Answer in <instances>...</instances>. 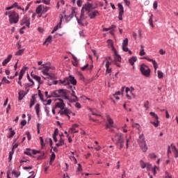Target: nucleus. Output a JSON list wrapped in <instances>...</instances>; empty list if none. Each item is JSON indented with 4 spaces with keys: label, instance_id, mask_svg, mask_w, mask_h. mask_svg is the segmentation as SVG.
Listing matches in <instances>:
<instances>
[{
    "label": "nucleus",
    "instance_id": "obj_1",
    "mask_svg": "<svg viewBox=\"0 0 178 178\" xmlns=\"http://www.w3.org/2000/svg\"><path fill=\"white\" fill-rule=\"evenodd\" d=\"M54 98H64V99H67L71 103L76 102V99H72L67 96V92L65 89H59L53 91Z\"/></svg>",
    "mask_w": 178,
    "mask_h": 178
},
{
    "label": "nucleus",
    "instance_id": "obj_2",
    "mask_svg": "<svg viewBox=\"0 0 178 178\" xmlns=\"http://www.w3.org/2000/svg\"><path fill=\"white\" fill-rule=\"evenodd\" d=\"M6 16H8L10 24H17L19 23V14L15 10L6 11Z\"/></svg>",
    "mask_w": 178,
    "mask_h": 178
},
{
    "label": "nucleus",
    "instance_id": "obj_3",
    "mask_svg": "<svg viewBox=\"0 0 178 178\" xmlns=\"http://www.w3.org/2000/svg\"><path fill=\"white\" fill-rule=\"evenodd\" d=\"M138 144L141 148L143 152H147L148 151V147L147 146V142H145V138H144V134H142L139 136L138 139Z\"/></svg>",
    "mask_w": 178,
    "mask_h": 178
},
{
    "label": "nucleus",
    "instance_id": "obj_4",
    "mask_svg": "<svg viewBox=\"0 0 178 178\" xmlns=\"http://www.w3.org/2000/svg\"><path fill=\"white\" fill-rule=\"evenodd\" d=\"M91 9H95V7H92V3L87 2L86 3L83 4L81 10V19H83V17L85 16L84 13H86V12L88 13Z\"/></svg>",
    "mask_w": 178,
    "mask_h": 178
},
{
    "label": "nucleus",
    "instance_id": "obj_5",
    "mask_svg": "<svg viewBox=\"0 0 178 178\" xmlns=\"http://www.w3.org/2000/svg\"><path fill=\"white\" fill-rule=\"evenodd\" d=\"M140 70L143 76H145V77H149L151 75V69H149V67L145 63H143L140 65Z\"/></svg>",
    "mask_w": 178,
    "mask_h": 178
},
{
    "label": "nucleus",
    "instance_id": "obj_6",
    "mask_svg": "<svg viewBox=\"0 0 178 178\" xmlns=\"http://www.w3.org/2000/svg\"><path fill=\"white\" fill-rule=\"evenodd\" d=\"M149 115L154 119V121H150L151 124H153L154 127H158L159 126V117H158V115L155 112H150Z\"/></svg>",
    "mask_w": 178,
    "mask_h": 178
},
{
    "label": "nucleus",
    "instance_id": "obj_7",
    "mask_svg": "<svg viewBox=\"0 0 178 178\" xmlns=\"http://www.w3.org/2000/svg\"><path fill=\"white\" fill-rule=\"evenodd\" d=\"M133 91H134V88L131 87V89L129 87L126 88L125 92L127 94V98L128 99H131V97H133V98H136V95L133 93Z\"/></svg>",
    "mask_w": 178,
    "mask_h": 178
},
{
    "label": "nucleus",
    "instance_id": "obj_8",
    "mask_svg": "<svg viewBox=\"0 0 178 178\" xmlns=\"http://www.w3.org/2000/svg\"><path fill=\"white\" fill-rule=\"evenodd\" d=\"M118 7L119 9L118 19L122 21L123 20V15L124 14V8L123 7V4L120 3H118Z\"/></svg>",
    "mask_w": 178,
    "mask_h": 178
},
{
    "label": "nucleus",
    "instance_id": "obj_9",
    "mask_svg": "<svg viewBox=\"0 0 178 178\" xmlns=\"http://www.w3.org/2000/svg\"><path fill=\"white\" fill-rule=\"evenodd\" d=\"M58 115H60V116H63V115L69 116V115H72V111L68 108L64 107L58 111Z\"/></svg>",
    "mask_w": 178,
    "mask_h": 178
},
{
    "label": "nucleus",
    "instance_id": "obj_10",
    "mask_svg": "<svg viewBox=\"0 0 178 178\" xmlns=\"http://www.w3.org/2000/svg\"><path fill=\"white\" fill-rule=\"evenodd\" d=\"M26 24V27L30 29V19L27 15H24L21 21V26H24Z\"/></svg>",
    "mask_w": 178,
    "mask_h": 178
},
{
    "label": "nucleus",
    "instance_id": "obj_11",
    "mask_svg": "<svg viewBox=\"0 0 178 178\" xmlns=\"http://www.w3.org/2000/svg\"><path fill=\"white\" fill-rule=\"evenodd\" d=\"M87 15L89 16L90 19H95L97 15H99V12L97 10H91L90 12L87 13Z\"/></svg>",
    "mask_w": 178,
    "mask_h": 178
},
{
    "label": "nucleus",
    "instance_id": "obj_12",
    "mask_svg": "<svg viewBox=\"0 0 178 178\" xmlns=\"http://www.w3.org/2000/svg\"><path fill=\"white\" fill-rule=\"evenodd\" d=\"M60 102H58L56 104L55 108H59L60 110L63 109L65 106H66V104H65V102L62 99H58Z\"/></svg>",
    "mask_w": 178,
    "mask_h": 178
},
{
    "label": "nucleus",
    "instance_id": "obj_13",
    "mask_svg": "<svg viewBox=\"0 0 178 178\" xmlns=\"http://www.w3.org/2000/svg\"><path fill=\"white\" fill-rule=\"evenodd\" d=\"M68 88H69L68 90H71V91H72V93L71 94V95L75 98V99H75V102H79V97H77V96L76 95V92L74 91V90H76V87H74V86H69Z\"/></svg>",
    "mask_w": 178,
    "mask_h": 178
},
{
    "label": "nucleus",
    "instance_id": "obj_14",
    "mask_svg": "<svg viewBox=\"0 0 178 178\" xmlns=\"http://www.w3.org/2000/svg\"><path fill=\"white\" fill-rule=\"evenodd\" d=\"M60 84H63V86H66L67 88L69 89V87H72V85H70V81H69V78L66 77L63 79V81L60 80Z\"/></svg>",
    "mask_w": 178,
    "mask_h": 178
},
{
    "label": "nucleus",
    "instance_id": "obj_15",
    "mask_svg": "<svg viewBox=\"0 0 178 178\" xmlns=\"http://www.w3.org/2000/svg\"><path fill=\"white\" fill-rule=\"evenodd\" d=\"M124 140V138H123V134L122 133H117L115 135V143H118L119 141H122Z\"/></svg>",
    "mask_w": 178,
    "mask_h": 178
},
{
    "label": "nucleus",
    "instance_id": "obj_16",
    "mask_svg": "<svg viewBox=\"0 0 178 178\" xmlns=\"http://www.w3.org/2000/svg\"><path fill=\"white\" fill-rule=\"evenodd\" d=\"M42 66H44V69L42 70V74L44 76H49V69H51V67L45 65V64H42Z\"/></svg>",
    "mask_w": 178,
    "mask_h": 178
},
{
    "label": "nucleus",
    "instance_id": "obj_17",
    "mask_svg": "<svg viewBox=\"0 0 178 178\" xmlns=\"http://www.w3.org/2000/svg\"><path fill=\"white\" fill-rule=\"evenodd\" d=\"M75 13H76V10L74 9V8H72V13H71L70 16L66 17L65 22L67 23H69V22H70V20H72V19H73V17H74V14Z\"/></svg>",
    "mask_w": 178,
    "mask_h": 178
},
{
    "label": "nucleus",
    "instance_id": "obj_18",
    "mask_svg": "<svg viewBox=\"0 0 178 178\" xmlns=\"http://www.w3.org/2000/svg\"><path fill=\"white\" fill-rule=\"evenodd\" d=\"M27 95V92L24 90H21L18 92V101H22L24 97Z\"/></svg>",
    "mask_w": 178,
    "mask_h": 178
},
{
    "label": "nucleus",
    "instance_id": "obj_19",
    "mask_svg": "<svg viewBox=\"0 0 178 178\" xmlns=\"http://www.w3.org/2000/svg\"><path fill=\"white\" fill-rule=\"evenodd\" d=\"M115 145L118 149H122V148L124 147V139H122V140H120L119 142H115Z\"/></svg>",
    "mask_w": 178,
    "mask_h": 178
},
{
    "label": "nucleus",
    "instance_id": "obj_20",
    "mask_svg": "<svg viewBox=\"0 0 178 178\" xmlns=\"http://www.w3.org/2000/svg\"><path fill=\"white\" fill-rule=\"evenodd\" d=\"M69 81L71 83L72 86H76L77 85V80H76V78L73 75L69 76Z\"/></svg>",
    "mask_w": 178,
    "mask_h": 178
},
{
    "label": "nucleus",
    "instance_id": "obj_21",
    "mask_svg": "<svg viewBox=\"0 0 178 178\" xmlns=\"http://www.w3.org/2000/svg\"><path fill=\"white\" fill-rule=\"evenodd\" d=\"M111 65H112V63L110 62L109 60H107L106 63V72L108 74H111L112 72V68H110L109 67L111 66Z\"/></svg>",
    "mask_w": 178,
    "mask_h": 178
},
{
    "label": "nucleus",
    "instance_id": "obj_22",
    "mask_svg": "<svg viewBox=\"0 0 178 178\" xmlns=\"http://www.w3.org/2000/svg\"><path fill=\"white\" fill-rule=\"evenodd\" d=\"M61 26H62V18H60V22L52 30L51 34H54V33H55L56 31H58V30L60 29Z\"/></svg>",
    "mask_w": 178,
    "mask_h": 178
},
{
    "label": "nucleus",
    "instance_id": "obj_23",
    "mask_svg": "<svg viewBox=\"0 0 178 178\" xmlns=\"http://www.w3.org/2000/svg\"><path fill=\"white\" fill-rule=\"evenodd\" d=\"M12 54H9L6 59H4L2 62V66H6V64L12 60Z\"/></svg>",
    "mask_w": 178,
    "mask_h": 178
},
{
    "label": "nucleus",
    "instance_id": "obj_24",
    "mask_svg": "<svg viewBox=\"0 0 178 178\" xmlns=\"http://www.w3.org/2000/svg\"><path fill=\"white\" fill-rule=\"evenodd\" d=\"M35 101H36L35 96L34 95H33L31 96V102H30V104H29L30 109H31V108H33V106H34V105H35Z\"/></svg>",
    "mask_w": 178,
    "mask_h": 178
},
{
    "label": "nucleus",
    "instance_id": "obj_25",
    "mask_svg": "<svg viewBox=\"0 0 178 178\" xmlns=\"http://www.w3.org/2000/svg\"><path fill=\"white\" fill-rule=\"evenodd\" d=\"M113 62H122V56L120 54L115 53V54H114V60Z\"/></svg>",
    "mask_w": 178,
    "mask_h": 178
},
{
    "label": "nucleus",
    "instance_id": "obj_26",
    "mask_svg": "<svg viewBox=\"0 0 178 178\" xmlns=\"http://www.w3.org/2000/svg\"><path fill=\"white\" fill-rule=\"evenodd\" d=\"M76 127H79V125L76 124H74L72 125V127L70 128V133H74V134L79 133V131H76Z\"/></svg>",
    "mask_w": 178,
    "mask_h": 178
},
{
    "label": "nucleus",
    "instance_id": "obj_27",
    "mask_svg": "<svg viewBox=\"0 0 178 178\" xmlns=\"http://www.w3.org/2000/svg\"><path fill=\"white\" fill-rule=\"evenodd\" d=\"M51 41H52V35H49L43 42V45H49Z\"/></svg>",
    "mask_w": 178,
    "mask_h": 178
},
{
    "label": "nucleus",
    "instance_id": "obj_28",
    "mask_svg": "<svg viewBox=\"0 0 178 178\" xmlns=\"http://www.w3.org/2000/svg\"><path fill=\"white\" fill-rule=\"evenodd\" d=\"M24 73H26V69L24 67L20 70L18 80H22L23 79V76H24Z\"/></svg>",
    "mask_w": 178,
    "mask_h": 178
},
{
    "label": "nucleus",
    "instance_id": "obj_29",
    "mask_svg": "<svg viewBox=\"0 0 178 178\" xmlns=\"http://www.w3.org/2000/svg\"><path fill=\"white\" fill-rule=\"evenodd\" d=\"M129 62L131 66H134V63L137 62V57L133 56L131 58L129 59Z\"/></svg>",
    "mask_w": 178,
    "mask_h": 178
},
{
    "label": "nucleus",
    "instance_id": "obj_30",
    "mask_svg": "<svg viewBox=\"0 0 178 178\" xmlns=\"http://www.w3.org/2000/svg\"><path fill=\"white\" fill-rule=\"evenodd\" d=\"M107 122L111 127H113V120L111 119L109 115H107Z\"/></svg>",
    "mask_w": 178,
    "mask_h": 178
},
{
    "label": "nucleus",
    "instance_id": "obj_31",
    "mask_svg": "<svg viewBox=\"0 0 178 178\" xmlns=\"http://www.w3.org/2000/svg\"><path fill=\"white\" fill-rule=\"evenodd\" d=\"M49 141L50 143V147L51 148V150L53 149L54 151V152H58V147H54L52 145L53 143H52V138H49Z\"/></svg>",
    "mask_w": 178,
    "mask_h": 178
},
{
    "label": "nucleus",
    "instance_id": "obj_32",
    "mask_svg": "<svg viewBox=\"0 0 178 178\" xmlns=\"http://www.w3.org/2000/svg\"><path fill=\"white\" fill-rule=\"evenodd\" d=\"M24 54V49H18V51L15 54V56H22Z\"/></svg>",
    "mask_w": 178,
    "mask_h": 178
},
{
    "label": "nucleus",
    "instance_id": "obj_33",
    "mask_svg": "<svg viewBox=\"0 0 178 178\" xmlns=\"http://www.w3.org/2000/svg\"><path fill=\"white\" fill-rule=\"evenodd\" d=\"M42 12V5H39L35 9V13L40 15Z\"/></svg>",
    "mask_w": 178,
    "mask_h": 178
},
{
    "label": "nucleus",
    "instance_id": "obj_34",
    "mask_svg": "<svg viewBox=\"0 0 178 178\" xmlns=\"http://www.w3.org/2000/svg\"><path fill=\"white\" fill-rule=\"evenodd\" d=\"M65 144V140L62 138V137L60 138L59 142L56 143V147H62Z\"/></svg>",
    "mask_w": 178,
    "mask_h": 178
},
{
    "label": "nucleus",
    "instance_id": "obj_35",
    "mask_svg": "<svg viewBox=\"0 0 178 178\" xmlns=\"http://www.w3.org/2000/svg\"><path fill=\"white\" fill-rule=\"evenodd\" d=\"M31 76L36 81H38L39 83L41 81V77L40 76H37V75L33 74V73L31 74Z\"/></svg>",
    "mask_w": 178,
    "mask_h": 178
},
{
    "label": "nucleus",
    "instance_id": "obj_36",
    "mask_svg": "<svg viewBox=\"0 0 178 178\" xmlns=\"http://www.w3.org/2000/svg\"><path fill=\"white\" fill-rule=\"evenodd\" d=\"M76 20L78 24H79L80 26H83V20H86V18L84 17V16L83 17V18H81V15H80V19L76 18Z\"/></svg>",
    "mask_w": 178,
    "mask_h": 178
},
{
    "label": "nucleus",
    "instance_id": "obj_37",
    "mask_svg": "<svg viewBox=\"0 0 178 178\" xmlns=\"http://www.w3.org/2000/svg\"><path fill=\"white\" fill-rule=\"evenodd\" d=\"M35 111L36 112L37 116H40V104H36L35 106Z\"/></svg>",
    "mask_w": 178,
    "mask_h": 178
},
{
    "label": "nucleus",
    "instance_id": "obj_38",
    "mask_svg": "<svg viewBox=\"0 0 178 178\" xmlns=\"http://www.w3.org/2000/svg\"><path fill=\"white\" fill-rule=\"evenodd\" d=\"M44 95L47 98H55L54 92H51V95H48V91L44 92Z\"/></svg>",
    "mask_w": 178,
    "mask_h": 178
},
{
    "label": "nucleus",
    "instance_id": "obj_39",
    "mask_svg": "<svg viewBox=\"0 0 178 178\" xmlns=\"http://www.w3.org/2000/svg\"><path fill=\"white\" fill-rule=\"evenodd\" d=\"M30 151H31V149L26 148V151L24 152V154H25V155H28V156H33V154H31V152H30Z\"/></svg>",
    "mask_w": 178,
    "mask_h": 178
},
{
    "label": "nucleus",
    "instance_id": "obj_40",
    "mask_svg": "<svg viewBox=\"0 0 178 178\" xmlns=\"http://www.w3.org/2000/svg\"><path fill=\"white\" fill-rule=\"evenodd\" d=\"M1 83H4L5 84H10V81L6 79V76H3L1 80Z\"/></svg>",
    "mask_w": 178,
    "mask_h": 178
},
{
    "label": "nucleus",
    "instance_id": "obj_41",
    "mask_svg": "<svg viewBox=\"0 0 178 178\" xmlns=\"http://www.w3.org/2000/svg\"><path fill=\"white\" fill-rule=\"evenodd\" d=\"M50 152H51V154L50 156V159L51 161H55V158L56 157V155H55V152H52V149H50Z\"/></svg>",
    "mask_w": 178,
    "mask_h": 178
},
{
    "label": "nucleus",
    "instance_id": "obj_42",
    "mask_svg": "<svg viewBox=\"0 0 178 178\" xmlns=\"http://www.w3.org/2000/svg\"><path fill=\"white\" fill-rule=\"evenodd\" d=\"M157 76H158V79H163V72L161 70H158Z\"/></svg>",
    "mask_w": 178,
    "mask_h": 178
},
{
    "label": "nucleus",
    "instance_id": "obj_43",
    "mask_svg": "<svg viewBox=\"0 0 178 178\" xmlns=\"http://www.w3.org/2000/svg\"><path fill=\"white\" fill-rule=\"evenodd\" d=\"M13 154H15V150H11L9 152V156H8V159L9 161L10 162V161H12L13 158Z\"/></svg>",
    "mask_w": 178,
    "mask_h": 178
},
{
    "label": "nucleus",
    "instance_id": "obj_44",
    "mask_svg": "<svg viewBox=\"0 0 178 178\" xmlns=\"http://www.w3.org/2000/svg\"><path fill=\"white\" fill-rule=\"evenodd\" d=\"M152 15H151V16L149 17V24L151 27H154V22H153V19H152Z\"/></svg>",
    "mask_w": 178,
    "mask_h": 178
},
{
    "label": "nucleus",
    "instance_id": "obj_45",
    "mask_svg": "<svg viewBox=\"0 0 178 178\" xmlns=\"http://www.w3.org/2000/svg\"><path fill=\"white\" fill-rule=\"evenodd\" d=\"M140 163L142 169H145V168H147V164L145 163V162H144V161L140 160Z\"/></svg>",
    "mask_w": 178,
    "mask_h": 178
},
{
    "label": "nucleus",
    "instance_id": "obj_46",
    "mask_svg": "<svg viewBox=\"0 0 178 178\" xmlns=\"http://www.w3.org/2000/svg\"><path fill=\"white\" fill-rule=\"evenodd\" d=\"M172 149L175 151V158H178V149L176 148V146H173Z\"/></svg>",
    "mask_w": 178,
    "mask_h": 178
},
{
    "label": "nucleus",
    "instance_id": "obj_47",
    "mask_svg": "<svg viewBox=\"0 0 178 178\" xmlns=\"http://www.w3.org/2000/svg\"><path fill=\"white\" fill-rule=\"evenodd\" d=\"M15 134H16V132L15 131H12L8 135V138H13V136H15Z\"/></svg>",
    "mask_w": 178,
    "mask_h": 178
},
{
    "label": "nucleus",
    "instance_id": "obj_48",
    "mask_svg": "<svg viewBox=\"0 0 178 178\" xmlns=\"http://www.w3.org/2000/svg\"><path fill=\"white\" fill-rule=\"evenodd\" d=\"M129 45V39L125 38L122 42V46H127Z\"/></svg>",
    "mask_w": 178,
    "mask_h": 178
},
{
    "label": "nucleus",
    "instance_id": "obj_49",
    "mask_svg": "<svg viewBox=\"0 0 178 178\" xmlns=\"http://www.w3.org/2000/svg\"><path fill=\"white\" fill-rule=\"evenodd\" d=\"M20 124L22 125L21 129H23V127L27 124V121L26 120H22L20 122Z\"/></svg>",
    "mask_w": 178,
    "mask_h": 178
},
{
    "label": "nucleus",
    "instance_id": "obj_50",
    "mask_svg": "<svg viewBox=\"0 0 178 178\" xmlns=\"http://www.w3.org/2000/svg\"><path fill=\"white\" fill-rule=\"evenodd\" d=\"M132 127H135L138 130H140V127H141V126H140V124L138 123H134L132 124Z\"/></svg>",
    "mask_w": 178,
    "mask_h": 178
},
{
    "label": "nucleus",
    "instance_id": "obj_51",
    "mask_svg": "<svg viewBox=\"0 0 178 178\" xmlns=\"http://www.w3.org/2000/svg\"><path fill=\"white\" fill-rule=\"evenodd\" d=\"M49 10V7L45 6L43 7V10H42V13H47Z\"/></svg>",
    "mask_w": 178,
    "mask_h": 178
},
{
    "label": "nucleus",
    "instance_id": "obj_52",
    "mask_svg": "<svg viewBox=\"0 0 178 178\" xmlns=\"http://www.w3.org/2000/svg\"><path fill=\"white\" fill-rule=\"evenodd\" d=\"M107 44L108 45H109L110 47H113V40H112L111 39H108L107 40Z\"/></svg>",
    "mask_w": 178,
    "mask_h": 178
},
{
    "label": "nucleus",
    "instance_id": "obj_53",
    "mask_svg": "<svg viewBox=\"0 0 178 178\" xmlns=\"http://www.w3.org/2000/svg\"><path fill=\"white\" fill-rule=\"evenodd\" d=\"M26 135L28 140L30 141V140H31V134H30V131H26Z\"/></svg>",
    "mask_w": 178,
    "mask_h": 178
},
{
    "label": "nucleus",
    "instance_id": "obj_54",
    "mask_svg": "<svg viewBox=\"0 0 178 178\" xmlns=\"http://www.w3.org/2000/svg\"><path fill=\"white\" fill-rule=\"evenodd\" d=\"M76 5H77V6H79V8H81V6H83V1H81V0H77V1H76Z\"/></svg>",
    "mask_w": 178,
    "mask_h": 178
},
{
    "label": "nucleus",
    "instance_id": "obj_55",
    "mask_svg": "<svg viewBox=\"0 0 178 178\" xmlns=\"http://www.w3.org/2000/svg\"><path fill=\"white\" fill-rule=\"evenodd\" d=\"M42 3H44V5H50L51 0H42Z\"/></svg>",
    "mask_w": 178,
    "mask_h": 178
},
{
    "label": "nucleus",
    "instance_id": "obj_56",
    "mask_svg": "<svg viewBox=\"0 0 178 178\" xmlns=\"http://www.w3.org/2000/svg\"><path fill=\"white\" fill-rule=\"evenodd\" d=\"M118 61H112V63H113V65H115V66H117V67H122V65L120 64L119 63H118Z\"/></svg>",
    "mask_w": 178,
    "mask_h": 178
},
{
    "label": "nucleus",
    "instance_id": "obj_57",
    "mask_svg": "<svg viewBox=\"0 0 178 178\" xmlns=\"http://www.w3.org/2000/svg\"><path fill=\"white\" fill-rule=\"evenodd\" d=\"M44 111L46 112L47 115V116H49V107L45 106V107H44Z\"/></svg>",
    "mask_w": 178,
    "mask_h": 178
},
{
    "label": "nucleus",
    "instance_id": "obj_58",
    "mask_svg": "<svg viewBox=\"0 0 178 178\" xmlns=\"http://www.w3.org/2000/svg\"><path fill=\"white\" fill-rule=\"evenodd\" d=\"M43 79H44V80H47V79H49L50 80H54V76H53L52 75H50V74H49V75H47V77H44V76H43Z\"/></svg>",
    "mask_w": 178,
    "mask_h": 178
},
{
    "label": "nucleus",
    "instance_id": "obj_59",
    "mask_svg": "<svg viewBox=\"0 0 178 178\" xmlns=\"http://www.w3.org/2000/svg\"><path fill=\"white\" fill-rule=\"evenodd\" d=\"M139 55H140V56H144V55H145V51H144V49H140V51L139 52Z\"/></svg>",
    "mask_w": 178,
    "mask_h": 178
},
{
    "label": "nucleus",
    "instance_id": "obj_60",
    "mask_svg": "<svg viewBox=\"0 0 178 178\" xmlns=\"http://www.w3.org/2000/svg\"><path fill=\"white\" fill-rule=\"evenodd\" d=\"M146 168H147V170H151V169L152 168V165L149 163L146 164Z\"/></svg>",
    "mask_w": 178,
    "mask_h": 178
},
{
    "label": "nucleus",
    "instance_id": "obj_61",
    "mask_svg": "<svg viewBox=\"0 0 178 178\" xmlns=\"http://www.w3.org/2000/svg\"><path fill=\"white\" fill-rule=\"evenodd\" d=\"M13 175H14L15 176V177H19V176H20V172H17L16 171H13Z\"/></svg>",
    "mask_w": 178,
    "mask_h": 178
},
{
    "label": "nucleus",
    "instance_id": "obj_62",
    "mask_svg": "<svg viewBox=\"0 0 178 178\" xmlns=\"http://www.w3.org/2000/svg\"><path fill=\"white\" fill-rule=\"evenodd\" d=\"M122 51H124V52H129V47H127V46H122Z\"/></svg>",
    "mask_w": 178,
    "mask_h": 178
},
{
    "label": "nucleus",
    "instance_id": "obj_63",
    "mask_svg": "<svg viewBox=\"0 0 178 178\" xmlns=\"http://www.w3.org/2000/svg\"><path fill=\"white\" fill-rule=\"evenodd\" d=\"M149 157L151 158V159H154L156 158V155L154 153H150Z\"/></svg>",
    "mask_w": 178,
    "mask_h": 178
},
{
    "label": "nucleus",
    "instance_id": "obj_64",
    "mask_svg": "<svg viewBox=\"0 0 178 178\" xmlns=\"http://www.w3.org/2000/svg\"><path fill=\"white\" fill-rule=\"evenodd\" d=\"M153 65L154 67V70L156 71V69H158V63H156V61H154Z\"/></svg>",
    "mask_w": 178,
    "mask_h": 178
}]
</instances>
